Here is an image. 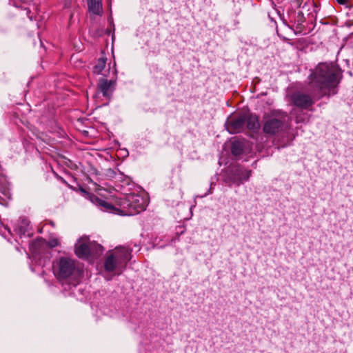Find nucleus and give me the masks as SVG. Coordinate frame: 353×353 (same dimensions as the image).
<instances>
[{"label": "nucleus", "instance_id": "obj_1", "mask_svg": "<svg viewBox=\"0 0 353 353\" xmlns=\"http://www.w3.org/2000/svg\"><path fill=\"white\" fill-rule=\"evenodd\" d=\"M342 79V70L335 63H321L308 77V89L291 95V102L301 109H308L316 100L335 95Z\"/></svg>", "mask_w": 353, "mask_h": 353}, {"label": "nucleus", "instance_id": "obj_2", "mask_svg": "<svg viewBox=\"0 0 353 353\" xmlns=\"http://www.w3.org/2000/svg\"><path fill=\"white\" fill-rule=\"evenodd\" d=\"M95 200L97 204L104 208L105 210L122 216H132L137 214L145 210L148 205L146 198L135 193L124 195L119 198L117 201L119 208L114 207L108 202L99 199L98 198H96Z\"/></svg>", "mask_w": 353, "mask_h": 353}, {"label": "nucleus", "instance_id": "obj_3", "mask_svg": "<svg viewBox=\"0 0 353 353\" xmlns=\"http://www.w3.org/2000/svg\"><path fill=\"white\" fill-rule=\"evenodd\" d=\"M131 259L130 250L125 247L117 248L104 262V268L106 272H114L119 275L125 269L127 263Z\"/></svg>", "mask_w": 353, "mask_h": 353}, {"label": "nucleus", "instance_id": "obj_4", "mask_svg": "<svg viewBox=\"0 0 353 353\" xmlns=\"http://www.w3.org/2000/svg\"><path fill=\"white\" fill-rule=\"evenodd\" d=\"M288 121V116L285 112H273L265 117L263 130L269 135L280 134L290 128Z\"/></svg>", "mask_w": 353, "mask_h": 353}, {"label": "nucleus", "instance_id": "obj_5", "mask_svg": "<svg viewBox=\"0 0 353 353\" xmlns=\"http://www.w3.org/2000/svg\"><path fill=\"white\" fill-rule=\"evenodd\" d=\"M77 269L74 259L68 256L56 259L52 263V271L55 277L59 281L71 278Z\"/></svg>", "mask_w": 353, "mask_h": 353}, {"label": "nucleus", "instance_id": "obj_6", "mask_svg": "<svg viewBox=\"0 0 353 353\" xmlns=\"http://www.w3.org/2000/svg\"><path fill=\"white\" fill-rule=\"evenodd\" d=\"M102 252L103 247L94 241H90L88 237L80 238L75 244V254L81 259L97 257Z\"/></svg>", "mask_w": 353, "mask_h": 353}, {"label": "nucleus", "instance_id": "obj_7", "mask_svg": "<svg viewBox=\"0 0 353 353\" xmlns=\"http://www.w3.org/2000/svg\"><path fill=\"white\" fill-rule=\"evenodd\" d=\"M246 123V116L241 114L239 117H230L228 119L225 126L230 134H236L241 132Z\"/></svg>", "mask_w": 353, "mask_h": 353}, {"label": "nucleus", "instance_id": "obj_8", "mask_svg": "<svg viewBox=\"0 0 353 353\" xmlns=\"http://www.w3.org/2000/svg\"><path fill=\"white\" fill-rule=\"evenodd\" d=\"M342 57L348 63L350 59L353 60V41L350 38L347 42L338 51L337 57Z\"/></svg>", "mask_w": 353, "mask_h": 353}, {"label": "nucleus", "instance_id": "obj_9", "mask_svg": "<svg viewBox=\"0 0 353 353\" xmlns=\"http://www.w3.org/2000/svg\"><path fill=\"white\" fill-rule=\"evenodd\" d=\"M251 175V170H248L242 168H237L234 174V182L239 185L244 181L249 179Z\"/></svg>", "mask_w": 353, "mask_h": 353}, {"label": "nucleus", "instance_id": "obj_10", "mask_svg": "<svg viewBox=\"0 0 353 353\" xmlns=\"http://www.w3.org/2000/svg\"><path fill=\"white\" fill-rule=\"evenodd\" d=\"M112 83V81L105 79H101L99 81L98 87L104 97L108 99L110 97L113 91Z\"/></svg>", "mask_w": 353, "mask_h": 353}, {"label": "nucleus", "instance_id": "obj_11", "mask_svg": "<svg viewBox=\"0 0 353 353\" xmlns=\"http://www.w3.org/2000/svg\"><path fill=\"white\" fill-rule=\"evenodd\" d=\"M89 11L97 15L103 13L101 0H87Z\"/></svg>", "mask_w": 353, "mask_h": 353}, {"label": "nucleus", "instance_id": "obj_12", "mask_svg": "<svg viewBox=\"0 0 353 353\" xmlns=\"http://www.w3.org/2000/svg\"><path fill=\"white\" fill-rule=\"evenodd\" d=\"M30 222L26 218H20L16 225L15 231L20 235H25L28 232Z\"/></svg>", "mask_w": 353, "mask_h": 353}, {"label": "nucleus", "instance_id": "obj_13", "mask_svg": "<svg viewBox=\"0 0 353 353\" xmlns=\"http://www.w3.org/2000/svg\"><path fill=\"white\" fill-rule=\"evenodd\" d=\"M292 114H295V122L296 123H305L309 120V115L301 110L292 111Z\"/></svg>", "mask_w": 353, "mask_h": 353}, {"label": "nucleus", "instance_id": "obj_14", "mask_svg": "<svg viewBox=\"0 0 353 353\" xmlns=\"http://www.w3.org/2000/svg\"><path fill=\"white\" fill-rule=\"evenodd\" d=\"M247 127L248 129L255 131L259 128V119L256 116H250L249 118L246 117Z\"/></svg>", "mask_w": 353, "mask_h": 353}, {"label": "nucleus", "instance_id": "obj_15", "mask_svg": "<svg viewBox=\"0 0 353 353\" xmlns=\"http://www.w3.org/2000/svg\"><path fill=\"white\" fill-rule=\"evenodd\" d=\"M243 150V145L240 141H234L232 144L231 152L235 155H240Z\"/></svg>", "mask_w": 353, "mask_h": 353}, {"label": "nucleus", "instance_id": "obj_16", "mask_svg": "<svg viewBox=\"0 0 353 353\" xmlns=\"http://www.w3.org/2000/svg\"><path fill=\"white\" fill-rule=\"evenodd\" d=\"M106 60L104 58H100L98 59L97 64L93 68L94 72L99 74L105 68Z\"/></svg>", "mask_w": 353, "mask_h": 353}, {"label": "nucleus", "instance_id": "obj_17", "mask_svg": "<svg viewBox=\"0 0 353 353\" xmlns=\"http://www.w3.org/2000/svg\"><path fill=\"white\" fill-rule=\"evenodd\" d=\"M43 242V241L41 239H38V240L32 242V243L30 245V249H31V250H32L33 254H37V251L36 250V248L38 247V246L41 245Z\"/></svg>", "mask_w": 353, "mask_h": 353}, {"label": "nucleus", "instance_id": "obj_18", "mask_svg": "<svg viewBox=\"0 0 353 353\" xmlns=\"http://www.w3.org/2000/svg\"><path fill=\"white\" fill-rule=\"evenodd\" d=\"M59 245V241L57 239L52 238L49 240L48 245L50 248H54Z\"/></svg>", "mask_w": 353, "mask_h": 353}, {"label": "nucleus", "instance_id": "obj_19", "mask_svg": "<svg viewBox=\"0 0 353 353\" xmlns=\"http://www.w3.org/2000/svg\"><path fill=\"white\" fill-rule=\"evenodd\" d=\"M64 3V8H68L70 6L71 0H63Z\"/></svg>", "mask_w": 353, "mask_h": 353}, {"label": "nucleus", "instance_id": "obj_20", "mask_svg": "<svg viewBox=\"0 0 353 353\" xmlns=\"http://www.w3.org/2000/svg\"><path fill=\"white\" fill-rule=\"evenodd\" d=\"M30 10H28L27 11V14H28L29 19L32 21L33 18H32V15H30Z\"/></svg>", "mask_w": 353, "mask_h": 353}, {"label": "nucleus", "instance_id": "obj_21", "mask_svg": "<svg viewBox=\"0 0 353 353\" xmlns=\"http://www.w3.org/2000/svg\"><path fill=\"white\" fill-rule=\"evenodd\" d=\"M337 1L341 4H343L347 1V0H337Z\"/></svg>", "mask_w": 353, "mask_h": 353}, {"label": "nucleus", "instance_id": "obj_22", "mask_svg": "<svg viewBox=\"0 0 353 353\" xmlns=\"http://www.w3.org/2000/svg\"><path fill=\"white\" fill-rule=\"evenodd\" d=\"M105 279H106L107 280H110V279H112V277H108V276H105Z\"/></svg>", "mask_w": 353, "mask_h": 353}, {"label": "nucleus", "instance_id": "obj_23", "mask_svg": "<svg viewBox=\"0 0 353 353\" xmlns=\"http://www.w3.org/2000/svg\"><path fill=\"white\" fill-rule=\"evenodd\" d=\"M3 193L4 195L8 196V194L6 193V191H4Z\"/></svg>", "mask_w": 353, "mask_h": 353}, {"label": "nucleus", "instance_id": "obj_24", "mask_svg": "<svg viewBox=\"0 0 353 353\" xmlns=\"http://www.w3.org/2000/svg\"><path fill=\"white\" fill-rule=\"evenodd\" d=\"M209 193H212L211 188H210V190H209Z\"/></svg>", "mask_w": 353, "mask_h": 353}]
</instances>
